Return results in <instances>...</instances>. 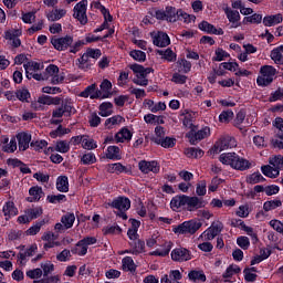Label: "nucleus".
Returning a JSON list of instances; mask_svg holds the SVG:
<instances>
[{"instance_id": "f257e3e1", "label": "nucleus", "mask_w": 283, "mask_h": 283, "mask_svg": "<svg viewBox=\"0 0 283 283\" xmlns=\"http://www.w3.org/2000/svg\"><path fill=\"white\" fill-rule=\"evenodd\" d=\"M219 160L222 165H227L238 171H247V169H251V161L240 157L235 153H223L219 156Z\"/></svg>"}, {"instance_id": "f03ea898", "label": "nucleus", "mask_w": 283, "mask_h": 283, "mask_svg": "<svg viewBox=\"0 0 283 283\" xmlns=\"http://www.w3.org/2000/svg\"><path fill=\"white\" fill-rule=\"evenodd\" d=\"M130 70L135 74V78L133 80V83H135V85H139L140 87H147V85H149V80H147V75L151 74V72H154V69H145L140 64H132Z\"/></svg>"}, {"instance_id": "7ed1b4c3", "label": "nucleus", "mask_w": 283, "mask_h": 283, "mask_svg": "<svg viewBox=\"0 0 283 283\" xmlns=\"http://www.w3.org/2000/svg\"><path fill=\"white\" fill-rule=\"evenodd\" d=\"M275 74H277V70L275 67L271 65L261 66L256 78V85H259V87H266L268 85H271L272 81L275 78Z\"/></svg>"}, {"instance_id": "20e7f679", "label": "nucleus", "mask_w": 283, "mask_h": 283, "mask_svg": "<svg viewBox=\"0 0 283 283\" xmlns=\"http://www.w3.org/2000/svg\"><path fill=\"white\" fill-rule=\"evenodd\" d=\"M202 227V222L196 220H189L180 223L179 226L172 227L176 235H193Z\"/></svg>"}, {"instance_id": "39448f33", "label": "nucleus", "mask_w": 283, "mask_h": 283, "mask_svg": "<svg viewBox=\"0 0 283 283\" xmlns=\"http://www.w3.org/2000/svg\"><path fill=\"white\" fill-rule=\"evenodd\" d=\"M233 147H238V142L235 138L231 136L221 137L210 150V154H220V151H224L226 149H233Z\"/></svg>"}, {"instance_id": "423d86ee", "label": "nucleus", "mask_w": 283, "mask_h": 283, "mask_svg": "<svg viewBox=\"0 0 283 283\" xmlns=\"http://www.w3.org/2000/svg\"><path fill=\"white\" fill-rule=\"evenodd\" d=\"M44 76L51 78V83H53V85H59L63 83V81H65V74L61 73L59 66L54 64H50L49 66H46Z\"/></svg>"}, {"instance_id": "0eeeda50", "label": "nucleus", "mask_w": 283, "mask_h": 283, "mask_svg": "<svg viewBox=\"0 0 283 283\" xmlns=\"http://www.w3.org/2000/svg\"><path fill=\"white\" fill-rule=\"evenodd\" d=\"M189 19V14L185 13L182 10H176L174 7H167L166 8V21H169L170 23H176V21H187Z\"/></svg>"}, {"instance_id": "6e6552de", "label": "nucleus", "mask_w": 283, "mask_h": 283, "mask_svg": "<svg viewBox=\"0 0 283 283\" xmlns=\"http://www.w3.org/2000/svg\"><path fill=\"white\" fill-rule=\"evenodd\" d=\"M73 17L77 19L82 25L87 24V0H82L75 4Z\"/></svg>"}, {"instance_id": "1a4fd4ad", "label": "nucleus", "mask_w": 283, "mask_h": 283, "mask_svg": "<svg viewBox=\"0 0 283 283\" xmlns=\"http://www.w3.org/2000/svg\"><path fill=\"white\" fill-rule=\"evenodd\" d=\"M51 43L59 52H65L67 48L72 46L74 43V38L72 35H66L62 38H52Z\"/></svg>"}, {"instance_id": "9d476101", "label": "nucleus", "mask_w": 283, "mask_h": 283, "mask_svg": "<svg viewBox=\"0 0 283 283\" xmlns=\"http://www.w3.org/2000/svg\"><path fill=\"white\" fill-rule=\"evenodd\" d=\"M186 136L189 139L190 145H196L199 140H205V138H209V136H211V128L206 126L197 133L191 130Z\"/></svg>"}, {"instance_id": "9b49d317", "label": "nucleus", "mask_w": 283, "mask_h": 283, "mask_svg": "<svg viewBox=\"0 0 283 283\" xmlns=\"http://www.w3.org/2000/svg\"><path fill=\"white\" fill-rule=\"evenodd\" d=\"M220 231H222V223L217 226L212 224L199 235L198 242H210V240H213V238H216Z\"/></svg>"}, {"instance_id": "f8f14e48", "label": "nucleus", "mask_w": 283, "mask_h": 283, "mask_svg": "<svg viewBox=\"0 0 283 283\" xmlns=\"http://www.w3.org/2000/svg\"><path fill=\"white\" fill-rule=\"evenodd\" d=\"M138 168L142 174H158L160 171V165H158V161L156 160H142L138 163Z\"/></svg>"}, {"instance_id": "ddd939ff", "label": "nucleus", "mask_w": 283, "mask_h": 283, "mask_svg": "<svg viewBox=\"0 0 283 283\" xmlns=\"http://www.w3.org/2000/svg\"><path fill=\"white\" fill-rule=\"evenodd\" d=\"M222 10L228 21L231 22V28H240V12L231 9L229 4H223Z\"/></svg>"}, {"instance_id": "4468645a", "label": "nucleus", "mask_w": 283, "mask_h": 283, "mask_svg": "<svg viewBox=\"0 0 283 283\" xmlns=\"http://www.w3.org/2000/svg\"><path fill=\"white\" fill-rule=\"evenodd\" d=\"M170 255L174 262H188V260H191V252L185 248L174 249Z\"/></svg>"}, {"instance_id": "2eb2a0df", "label": "nucleus", "mask_w": 283, "mask_h": 283, "mask_svg": "<svg viewBox=\"0 0 283 283\" xmlns=\"http://www.w3.org/2000/svg\"><path fill=\"white\" fill-rule=\"evenodd\" d=\"M15 140H18V149L19 151H25L30 148V143L32 140V135L30 133H18L15 135Z\"/></svg>"}, {"instance_id": "dca6fc26", "label": "nucleus", "mask_w": 283, "mask_h": 283, "mask_svg": "<svg viewBox=\"0 0 283 283\" xmlns=\"http://www.w3.org/2000/svg\"><path fill=\"white\" fill-rule=\"evenodd\" d=\"M42 240L44 243V249H54V247H61V241H59V235L54 234V232H44L42 235Z\"/></svg>"}, {"instance_id": "f3484780", "label": "nucleus", "mask_w": 283, "mask_h": 283, "mask_svg": "<svg viewBox=\"0 0 283 283\" xmlns=\"http://www.w3.org/2000/svg\"><path fill=\"white\" fill-rule=\"evenodd\" d=\"M108 205L118 211H128V209L132 207V201L127 197H117Z\"/></svg>"}, {"instance_id": "a211bd4d", "label": "nucleus", "mask_w": 283, "mask_h": 283, "mask_svg": "<svg viewBox=\"0 0 283 283\" xmlns=\"http://www.w3.org/2000/svg\"><path fill=\"white\" fill-rule=\"evenodd\" d=\"M206 205L202 198L186 196V207L188 211H197V209H202Z\"/></svg>"}, {"instance_id": "6ab92c4d", "label": "nucleus", "mask_w": 283, "mask_h": 283, "mask_svg": "<svg viewBox=\"0 0 283 283\" xmlns=\"http://www.w3.org/2000/svg\"><path fill=\"white\" fill-rule=\"evenodd\" d=\"M21 30L19 29H11L4 33V39L10 41L12 48H19L21 45Z\"/></svg>"}, {"instance_id": "aec40b11", "label": "nucleus", "mask_w": 283, "mask_h": 283, "mask_svg": "<svg viewBox=\"0 0 283 283\" xmlns=\"http://www.w3.org/2000/svg\"><path fill=\"white\" fill-rule=\"evenodd\" d=\"M153 43L157 48H167L171 43L169 35L165 32H157L153 38Z\"/></svg>"}, {"instance_id": "412c9836", "label": "nucleus", "mask_w": 283, "mask_h": 283, "mask_svg": "<svg viewBox=\"0 0 283 283\" xmlns=\"http://www.w3.org/2000/svg\"><path fill=\"white\" fill-rule=\"evenodd\" d=\"M184 207H187V195L175 196L170 200V209L172 211H180Z\"/></svg>"}, {"instance_id": "4be33fe9", "label": "nucleus", "mask_w": 283, "mask_h": 283, "mask_svg": "<svg viewBox=\"0 0 283 283\" xmlns=\"http://www.w3.org/2000/svg\"><path fill=\"white\" fill-rule=\"evenodd\" d=\"M45 193L43 192V188L39 186H33L29 189V197L27 198L28 202H39L41 198H43Z\"/></svg>"}, {"instance_id": "5701e85b", "label": "nucleus", "mask_w": 283, "mask_h": 283, "mask_svg": "<svg viewBox=\"0 0 283 283\" xmlns=\"http://www.w3.org/2000/svg\"><path fill=\"white\" fill-rule=\"evenodd\" d=\"M199 30H201L202 32H207L208 34H217L218 36H222V34H224V31L222 29H217L216 27H213V24L207 21H202L199 23Z\"/></svg>"}, {"instance_id": "b1692460", "label": "nucleus", "mask_w": 283, "mask_h": 283, "mask_svg": "<svg viewBox=\"0 0 283 283\" xmlns=\"http://www.w3.org/2000/svg\"><path fill=\"white\" fill-rule=\"evenodd\" d=\"M81 98H101V91L96 90V84H91L80 93Z\"/></svg>"}, {"instance_id": "393cba45", "label": "nucleus", "mask_w": 283, "mask_h": 283, "mask_svg": "<svg viewBox=\"0 0 283 283\" xmlns=\"http://www.w3.org/2000/svg\"><path fill=\"white\" fill-rule=\"evenodd\" d=\"M2 143L4 146H2V150H4L7 154H14L17 149V137H11L9 139L7 136L2 137Z\"/></svg>"}, {"instance_id": "a878e982", "label": "nucleus", "mask_w": 283, "mask_h": 283, "mask_svg": "<svg viewBox=\"0 0 283 283\" xmlns=\"http://www.w3.org/2000/svg\"><path fill=\"white\" fill-rule=\"evenodd\" d=\"M2 212H3L4 219L10 220V218H14V216L19 213V210L17 209V207H14V202L8 201L3 206Z\"/></svg>"}, {"instance_id": "bb28decb", "label": "nucleus", "mask_w": 283, "mask_h": 283, "mask_svg": "<svg viewBox=\"0 0 283 283\" xmlns=\"http://www.w3.org/2000/svg\"><path fill=\"white\" fill-rule=\"evenodd\" d=\"M180 280H182V273L179 270H171L169 275L161 276L160 283L180 282Z\"/></svg>"}, {"instance_id": "cd10ccee", "label": "nucleus", "mask_w": 283, "mask_h": 283, "mask_svg": "<svg viewBox=\"0 0 283 283\" xmlns=\"http://www.w3.org/2000/svg\"><path fill=\"white\" fill-rule=\"evenodd\" d=\"M283 17L281 13L274 14V15H266L263 18V25L265 28H273V25H277L282 23Z\"/></svg>"}, {"instance_id": "c85d7f7f", "label": "nucleus", "mask_w": 283, "mask_h": 283, "mask_svg": "<svg viewBox=\"0 0 283 283\" xmlns=\"http://www.w3.org/2000/svg\"><path fill=\"white\" fill-rule=\"evenodd\" d=\"M23 67L25 70L27 78H30V75L33 72H39V71L43 70V64H41L39 62H34V61H29L23 64Z\"/></svg>"}, {"instance_id": "c756f323", "label": "nucleus", "mask_w": 283, "mask_h": 283, "mask_svg": "<svg viewBox=\"0 0 283 283\" xmlns=\"http://www.w3.org/2000/svg\"><path fill=\"white\" fill-rule=\"evenodd\" d=\"M129 253L133 255H140L145 251V241H140L139 239H135V241H130Z\"/></svg>"}, {"instance_id": "7c9ffc66", "label": "nucleus", "mask_w": 283, "mask_h": 283, "mask_svg": "<svg viewBox=\"0 0 283 283\" xmlns=\"http://www.w3.org/2000/svg\"><path fill=\"white\" fill-rule=\"evenodd\" d=\"M56 189L61 193H67V191H70V180L67 179V176L57 177Z\"/></svg>"}, {"instance_id": "2f4dec72", "label": "nucleus", "mask_w": 283, "mask_h": 283, "mask_svg": "<svg viewBox=\"0 0 283 283\" xmlns=\"http://www.w3.org/2000/svg\"><path fill=\"white\" fill-rule=\"evenodd\" d=\"M153 140L156 143V145H160L165 149L176 147V138L174 137L153 138Z\"/></svg>"}, {"instance_id": "473e14b6", "label": "nucleus", "mask_w": 283, "mask_h": 283, "mask_svg": "<svg viewBox=\"0 0 283 283\" xmlns=\"http://www.w3.org/2000/svg\"><path fill=\"white\" fill-rule=\"evenodd\" d=\"M99 98H109L112 96V82H109V80H103V82L99 85Z\"/></svg>"}, {"instance_id": "72a5a7b5", "label": "nucleus", "mask_w": 283, "mask_h": 283, "mask_svg": "<svg viewBox=\"0 0 283 283\" xmlns=\"http://www.w3.org/2000/svg\"><path fill=\"white\" fill-rule=\"evenodd\" d=\"M188 280L193 283L207 282V275L203 271L192 270L188 273Z\"/></svg>"}, {"instance_id": "f704fd0d", "label": "nucleus", "mask_w": 283, "mask_h": 283, "mask_svg": "<svg viewBox=\"0 0 283 283\" xmlns=\"http://www.w3.org/2000/svg\"><path fill=\"white\" fill-rule=\"evenodd\" d=\"M123 123H125V117L120 115H115L105 120V127L107 129H114V127H116L117 125H123Z\"/></svg>"}, {"instance_id": "c9c22d12", "label": "nucleus", "mask_w": 283, "mask_h": 283, "mask_svg": "<svg viewBox=\"0 0 283 283\" xmlns=\"http://www.w3.org/2000/svg\"><path fill=\"white\" fill-rule=\"evenodd\" d=\"M132 132L127 128H122L116 135H115V143H128V140H132Z\"/></svg>"}, {"instance_id": "e433bc0d", "label": "nucleus", "mask_w": 283, "mask_h": 283, "mask_svg": "<svg viewBox=\"0 0 283 283\" xmlns=\"http://www.w3.org/2000/svg\"><path fill=\"white\" fill-rule=\"evenodd\" d=\"M67 14V11L65 9H53L46 14V19L49 21H60V19H63Z\"/></svg>"}, {"instance_id": "4c0bfd02", "label": "nucleus", "mask_w": 283, "mask_h": 283, "mask_svg": "<svg viewBox=\"0 0 283 283\" xmlns=\"http://www.w3.org/2000/svg\"><path fill=\"white\" fill-rule=\"evenodd\" d=\"M240 266L238 265H230L227 268L226 273L222 274V277L224 279V282H231V277H233V275H238V273H240Z\"/></svg>"}, {"instance_id": "58836bf2", "label": "nucleus", "mask_w": 283, "mask_h": 283, "mask_svg": "<svg viewBox=\"0 0 283 283\" xmlns=\"http://www.w3.org/2000/svg\"><path fill=\"white\" fill-rule=\"evenodd\" d=\"M106 158L109 160H120V148H118V146H108L106 150Z\"/></svg>"}, {"instance_id": "ea45409f", "label": "nucleus", "mask_w": 283, "mask_h": 283, "mask_svg": "<svg viewBox=\"0 0 283 283\" xmlns=\"http://www.w3.org/2000/svg\"><path fill=\"white\" fill-rule=\"evenodd\" d=\"M261 171L266 178H277L280 171L275 169L271 164L261 167Z\"/></svg>"}, {"instance_id": "a19ab883", "label": "nucleus", "mask_w": 283, "mask_h": 283, "mask_svg": "<svg viewBox=\"0 0 283 283\" xmlns=\"http://www.w3.org/2000/svg\"><path fill=\"white\" fill-rule=\"evenodd\" d=\"M157 54L168 63H174V61H176V54L172 52L171 49L159 50L157 51Z\"/></svg>"}, {"instance_id": "79ce46f5", "label": "nucleus", "mask_w": 283, "mask_h": 283, "mask_svg": "<svg viewBox=\"0 0 283 283\" xmlns=\"http://www.w3.org/2000/svg\"><path fill=\"white\" fill-rule=\"evenodd\" d=\"M185 155L188 158H202L205 156V151L200 148L190 147L185 149Z\"/></svg>"}, {"instance_id": "37998d69", "label": "nucleus", "mask_w": 283, "mask_h": 283, "mask_svg": "<svg viewBox=\"0 0 283 283\" xmlns=\"http://www.w3.org/2000/svg\"><path fill=\"white\" fill-rule=\"evenodd\" d=\"M75 220L76 217L74 216V213H66L61 218V222L64 229H72V227H74Z\"/></svg>"}, {"instance_id": "c03bdc74", "label": "nucleus", "mask_w": 283, "mask_h": 283, "mask_svg": "<svg viewBox=\"0 0 283 283\" xmlns=\"http://www.w3.org/2000/svg\"><path fill=\"white\" fill-rule=\"evenodd\" d=\"M77 67L84 72H87V70L92 67V62H90V59L85 53L80 59H77Z\"/></svg>"}, {"instance_id": "a18cd8bd", "label": "nucleus", "mask_w": 283, "mask_h": 283, "mask_svg": "<svg viewBox=\"0 0 283 283\" xmlns=\"http://www.w3.org/2000/svg\"><path fill=\"white\" fill-rule=\"evenodd\" d=\"M114 107V105L109 102H104L99 105V115H102L104 118H106L107 116H112L113 111L112 108Z\"/></svg>"}, {"instance_id": "49530a36", "label": "nucleus", "mask_w": 283, "mask_h": 283, "mask_svg": "<svg viewBox=\"0 0 283 283\" xmlns=\"http://www.w3.org/2000/svg\"><path fill=\"white\" fill-rule=\"evenodd\" d=\"M170 251H171V242H166L164 248L157 249L150 252V255H158L159 258H165L166 255H169Z\"/></svg>"}, {"instance_id": "de8ad7c7", "label": "nucleus", "mask_w": 283, "mask_h": 283, "mask_svg": "<svg viewBox=\"0 0 283 283\" xmlns=\"http://www.w3.org/2000/svg\"><path fill=\"white\" fill-rule=\"evenodd\" d=\"M281 206H282V200L274 199V200L265 201L263 203V210L265 212H269V211H273V210L277 209Z\"/></svg>"}, {"instance_id": "09e8293b", "label": "nucleus", "mask_w": 283, "mask_h": 283, "mask_svg": "<svg viewBox=\"0 0 283 283\" xmlns=\"http://www.w3.org/2000/svg\"><path fill=\"white\" fill-rule=\"evenodd\" d=\"M269 164L280 172L283 169V156L277 155L275 157L270 158Z\"/></svg>"}, {"instance_id": "8fccbe9b", "label": "nucleus", "mask_w": 283, "mask_h": 283, "mask_svg": "<svg viewBox=\"0 0 283 283\" xmlns=\"http://www.w3.org/2000/svg\"><path fill=\"white\" fill-rule=\"evenodd\" d=\"M270 56L276 65H283V55L282 51L279 48H275L271 51Z\"/></svg>"}, {"instance_id": "3c124183", "label": "nucleus", "mask_w": 283, "mask_h": 283, "mask_svg": "<svg viewBox=\"0 0 283 283\" xmlns=\"http://www.w3.org/2000/svg\"><path fill=\"white\" fill-rule=\"evenodd\" d=\"M15 98L22 103H28V99L30 98V91H28L25 87L19 88L15 92Z\"/></svg>"}, {"instance_id": "603ef678", "label": "nucleus", "mask_w": 283, "mask_h": 283, "mask_svg": "<svg viewBox=\"0 0 283 283\" xmlns=\"http://www.w3.org/2000/svg\"><path fill=\"white\" fill-rule=\"evenodd\" d=\"M41 105H52V96L43 95L38 98V103L32 104L34 109H41Z\"/></svg>"}, {"instance_id": "864d4df0", "label": "nucleus", "mask_w": 283, "mask_h": 283, "mask_svg": "<svg viewBox=\"0 0 283 283\" xmlns=\"http://www.w3.org/2000/svg\"><path fill=\"white\" fill-rule=\"evenodd\" d=\"M265 180L266 179L264 176H262L260 172H253L247 178V182H249V185H258L259 182H264Z\"/></svg>"}, {"instance_id": "5fc2aeb1", "label": "nucleus", "mask_w": 283, "mask_h": 283, "mask_svg": "<svg viewBox=\"0 0 283 283\" xmlns=\"http://www.w3.org/2000/svg\"><path fill=\"white\" fill-rule=\"evenodd\" d=\"M238 222H239L241 229H242L243 231H245V233H247L248 235H250V238H252V241H253V242H258V234L254 233L253 228L247 226V224L244 223V221H238Z\"/></svg>"}, {"instance_id": "6e6d98bb", "label": "nucleus", "mask_w": 283, "mask_h": 283, "mask_svg": "<svg viewBox=\"0 0 283 283\" xmlns=\"http://www.w3.org/2000/svg\"><path fill=\"white\" fill-rule=\"evenodd\" d=\"M124 271H135L136 264L134 263V259L132 256H125L122 261Z\"/></svg>"}, {"instance_id": "4d7b16f0", "label": "nucleus", "mask_w": 283, "mask_h": 283, "mask_svg": "<svg viewBox=\"0 0 283 283\" xmlns=\"http://www.w3.org/2000/svg\"><path fill=\"white\" fill-rule=\"evenodd\" d=\"M55 151L59 154H67L70 151V142L60 140L55 144Z\"/></svg>"}, {"instance_id": "13d9d810", "label": "nucleus", "mask_w": 283, "mask_h": 283, "mask_svg": "<svg viewBox=\"0 0 283 283\" xmlns=\"http://www.w3.org/2000/svg\"><path fill=\"white\" fill-rule=\"evenodd\" d=\"M129 56L134 59V61H138L139 63H143L147 59V54L140 50H133L129 52Z\"/></svg>"}, {"instance_id": "bf43d9fd", "label": "nucleus", "mask_w": 283, "mask_h": 283, "mask_svg": "<svg viewBox=\"0 0 283 283\" xmlns=\"http://www.w3.org/2000/svg\"><path fill=\"white\" fill-rule=\"evenodd\" d=\"M82 165H94L96 163V155L94 153H86L81 157Z\"/></svg>"}, {"instance_id": "052dcab7", "label": "nucleus", "mask_w": 283, "mask_h": 283, "mask_svg": "<svg viewBox=\"0 0 283 283\" xmlns=\"http://www.w3.org/2000/svg\"><path fill=\"white\" fill-rule=\"evenodd\" d=\"M83 149H96L98 145L87 135H84L83 144H82Z\"/></svg>"}, {"instance_id": "680f3d73", "label": "nucleus", "mask_w": 283, "mask_h": 283, "mask_svg": "<svg viewBox=\"0 0 283 283\" xmlns=\"http://www.w3.org/2000/svg\"><path fill=\"white\" fill-rule=\"evenodd\" d=\"M107 171H109V174H123V171H125V166L120 163L109 164L107 166Z\"/></svg>"}, {"instance_id": "e2e57ef3", "label": "nucleus", "mask_w": 283, "mask_h": 283, "mask_svg": "<svg viewBox=\"0 0 283 283\" xmlns=\"http://www.w3.org/2000/svg\"><path fill=\"white\" fill-rule=\"evenodd\" d=\"M220 123H229L230 120H233V111H223L219 115Z\"/></svg>"}, {"instance_id": "0e129e2a", "label": "nucleus", "mask_w": 283, "mask_h": 283, "mask_svg": "<svg viewBox=\"0 0 283 283\" xmlns=\"http://www.w3.org/2000/svg\"><path fill=\"white\" fill-rule=\"evenodd\" d=\"M197 196H207V181L201 180L197 184L196 188Z\"/></svg>"}, {"instance_id": "69168bd1", "label": "nucleus", "mask_w": 283, "mask_h": 283, "mask_svg": "<svg viewBox=\"0 0 283 283\" xmlns=\"http://www.w3.org/2000/svg\"><path fill=\"white\" fill-rule=\"evenodd\" d=\"M237 244L240 247V249H243V251H247L249 247H251V241L247 237H239L237 239Z\"/></svg>"}, {"instance_id": "338daca9", "label": "nucleus", "mask_w": 283, "mask_h": 283, "mask_svg": "<svg viewBox=\"0 0 283 283\" xmlns=\"http://www.w3.org/2000/svg\"><path fill=\"white\" fill-rule=\"evenodd\" d=\"M270 227H272V229H274V231H276L277 233H281L283 235V222L277 220V219H273L270 221Z\"/></svg>"}, {"instance_id": "774afa93", "label": "nucleus", "mask_w": 283, "mask_h": 283, "mask_svg": "<svg viewBox=\"0 0 283 283\" xmlns=\"http://www.w3.org/2000/svg\"><path fill=\"white\" fill-rule=\"evenodd\" d=\"M87 247L80 240L75 247L76 255H87Z\"/></svg>"}]
</instances>
